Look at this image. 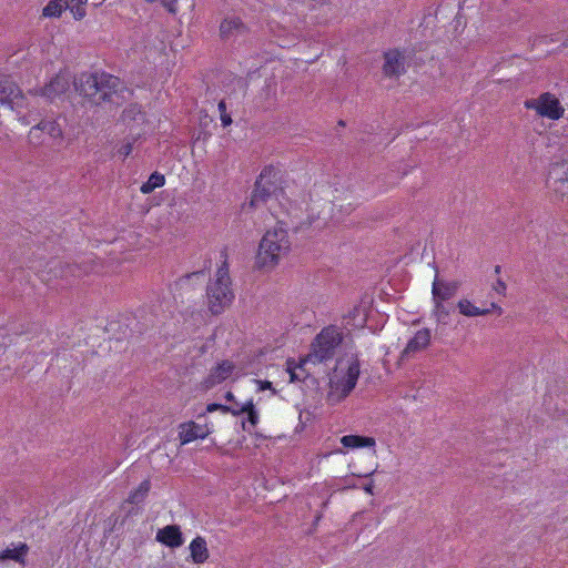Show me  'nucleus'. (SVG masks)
<instances>
[{"mask_svg":"<svg viewBox=\"0 0 568 568\" xmlns=\"http://www.w3.org/2000/svg\"><path fill=\"white\" fill-rule=\"evenodd\" d=\"M74 87L80 95L95 105L105 102L119 105L124 99L123 92H129L118 77L106 72L82 73L75 79Z\"/></svg>","mask_w":568,"mask_h":568,"instance_id":"nucleus-1","label":"nucleus"},{"mask_svg":"<svg viewBox=\"0 0 568 568\" xmlns=\"http://www.w3.org/2000/svg\"><path fill=\"white\" fill-rule=\"evenodd\" d=\"M291 248L287 231L281 225L268 230L262 237L256 255V266L258 268L271 270L275 267L280 260L285 256Z\"/></svg>","mask_w":568,"mask_h":568,"instance_id":"nucleus-2","label":"nucleus"},{"mask_svg":"<svg viewBox=\"0 0 568 568\" xmlns=\"http://www.w3.org/2000/svg\"><path fill=\"white\" fill-rule=\"evenodd\" d=\"M226 257V255H224ZM207 307L213 315L222 314L233 300L232 281L226 258L217 268L215 276L206 286Z\"/></svg>","mask_w":568,"mask_h":568,"instance_id":"nucleus-3","label":"nucleus"},{"mask_svg":"<svg viewBox=\"0 0 568 568\" xmlns=\"http://www.w3.org/2000/svg\"><path fill=\"white\" fill-rule=\"evenodd\" d=\"M342 341L343 335L337 327H324L312 342L311 352L301 359L298 368L303 371L307 363L318 364L332 359Z\"/></svg>","mask_w":568,"mask_h":568,"instance_id":"nucleus-4","label":"nucleus"},{"mask_svg":"<svg viewBox=\"0 0 568 568\" xmlns=\"http://www.w3.org/2000/svg\"><path fill=\"white\" fill-rule=\"evenodd\" d=\"M275 176L276 171L273 166H266L263 169L257 181L255 182V187L250 202L252 207H257L261 203L266 202L270 196L275 193L277 185L276 182L272 180Z\"/></svg>","mask_w":568,"mask_h":568,"instance_id":"nucleus-5","label":"nucleus"},{"mask_svg":"<svg viewBox=\"0 0 568 568\" xmlns=\"http://www.w3.org/2000/svg\"><path fill=\"white\" fill-rule=\"evenodd\" d=\"M527 109H534L539 115L558 120L564 115L565 109L559 100L550 92L540 94L537 99L526 101Z\"/></svg>","mask_w":568,"mask_h":568,"instance_id":"nucleus-6","label":"nucleus"},{"mask_svg":"<svg viewBox=\"0 0 568 568\" xmlns=\"http://www.w3.org/2000/svg\"><path fill=\"white\" fill-rule=\"evenodd\" d=\"M549 189L561 200H568V163H555L548 174Z\"/></svg>","mask_w":568,"mask_h":568,"instance_id":"nucleus-7","label":"nucleus"},{"mask_svg":"<svg viewBox=\"0 0 568 568\" xmlns=\"http://www.w3.org/2000/svg\"><path fill=\"white\" fill-rule=\"evenodd\" d=\"M26 98L20 88L9 78L0 77V104L9 105L12 110L26 106Z\"/></svg>","mask_w":568,"mask_h":568,"instance_id":"nucleus-8","label":"nucleus"},{"mask_svg":"<svg viewBox=\"0 0 568 568\" xmlns=\"http://www.w3.org/2000/svg\"><path fill=\"white\" fill-rule=\"evenodd\" d=\"M250 33V28L240 17L227 16L219 27V36L222 41H236L239 38H244Z\"/></svg>","mask_w":568,"mask_h":568,"instance_id":"nucleus-9","label":"nucleus"},{"mask_svg":"<svg viewBox=\"0 0 568 568\" xmlns=\"http://www.w3.org/2000/svg\"><path fill=\"white\" fill-rule=\"evenodd\" d=\"M383 74L389 79H398L407 71L405 54L398 49H390L383 54Z\"/></svg>","mask_w":568,"mask_h":568,"instance_id":"nucleus-10","label":"nucleus"},{"mask_svg":"<svg viewBox=\"0 0 568 568\" xmlns=\"http://www.w3.org/2000/svg\"><path fill=\"white\" fill-rule=\"evenodd\" d=\"M70 88V79L67 74H57L53 77L49 83H47L42 88H36L29 91L32 95H40L45 98L48 101H53L57 98L64 94Z\"/></svg>","mask_w":568,"mask_h":568,"instance_id":"nucleus-11","label":"nucleus"},{"mask_svg":"<svg viewBox=\"0 0 568 568\" xmlns=\"http://www.w3.org/2000/svg\"><path fill=\"white\" fill-rule=\"evenodd\" d=\"M430 338L432 334L429 328H422L417 331L402 351L399 356L400 361H406L413 357L416 353L426 349L430 344Z\"/></svg>","mask_w":568,"mask_h":568,"instance_id":"nucleus-12","label":"nucleus"},{"mask_svg":"<svg viewBox=\"0 0 568 568\" xmlns=\"http://www.w3.org/2000/svg\"><path fill=\"white\" fill-rule=\"evenodd\" d=\"M235 366L230 361H223L213 367L209 376L204 379L203 384L206 389L213 388L214 386L226 381L233 373Z\"/></svg>","mask_w":568,"mask_h":568,"instance_id":"nucleus-13","label":"nucleus"},{"mask_svg":"<svg viewBox=\"0 0 568 568\" xmlns=\"http://www.w3.org/2000/svg\"><path fill=\"white\" fill-rule=\"evenodd\" d=\"M459 290V282L452 281L446 282L438 278V275L435 276L432 286V295L433 301L445 302L454 297Z\"/></svg>","mask_w":568,"mask_h":568,"instance_id":"nucleus-14","label":"nucleus"},{"mask_svg":"<svg viewBox=\"0 0 568 568\" xmlns=\"http://www.w3.org/2000/svg\"><path fill=\"white\" fill-rule=\"evenodd\" d=\"M156 540L170 548H178L184 542L182 531L178 525H168L159 529Z\"/></svg>","mask_w":568,"mask_h":568,"instance_id":"nucleus-15","label":"nucleus"},{"mask_svg":"<svg viewBox=\"0 0 568 568\" xmlns=\"http://www.w3.org/2000/svg\"><path fill=\"white\" fill-rule=\"evenodd\" d=\"M210 434L206 426L189 422L180 425L179 438L182 445L189 444L197 438H205Z\"/></svg>","mask_w":568,"mask_h":568,"instance_id":"nucleus-16","label":"nucleus"},{"mask_svg":"<svg viewBox=\"0 0 568 568\" xmlns=\"http://www.w3.org/2000/svg\"><path fill=\"white\" fill-rule=\"evenodd\" d=\"M359 376V363L354 361L349 364L346 375L336 385L342 396L346 397L356 386Z\"/></svg>","mask_w":568,"mask_h":568,"instance_id":"nucleus-17","label":"nucleus"},{"mask_svg":"<svg viewBox=\"0 0 568 568\" xmlns=\"http://www.w3.org/2000/svg\"><path fill=\"white\" fill-rule=\"evenodd\" d=\"M191 559L194 564H204L209 559V549L206 540L197 536L190 544Z\"/></svg>","mask_w":568,"mask_h":568,"instance_id":"nucleus-18","label":"nucleus"},{"mask_svg":"<svg viewBox=\"0 0 568 568\" xmlns=\"http://www.w3.org/2000/svg\"><path fill=\"white\" fill-rule=\"evenodd\" d=\"M341 443L346 448L375 447V439L368 436L345 435L341 438Z\"/></svg>","mask_w":568,"mask_h":568,"instance_id":"nucleus-19","label":"nucleus"},{"mask_svg":"<svg viewBox=\"0 0 568 568\" xmlns=\"http://www.w3.org/2000/svg\"><path fill=\"white\" fill-rule=\"evenodd\" d=\"M29 547L24 542H19L13 549L7 548L0 552V560L11 559L20 564H24V556L28 554Z\"/></svg>","mask_w":568,"mask_h":568,"instance_id":"nucleus-20","label":"nucleus"},{"mask_svg":"<svg viewBox=\"0 0 568 568\" xmlns=\"http://www.w3.org/2000/svg\"><path fill=\"white\" fill-rule=\"evenodd\" d=\"M37 130L47 132L53 139H62L63 136L62 128L57 121L42 120L32 128L31 132Z\"/></svg>","mask_w":568,"mask_h":568,"instance_id":"nucleus-21","label":"nucleus"},{"mask_svg":"<svg viewBox=\"0 0 568 568\" xmlns=\"http://www.w3.org/2000/svg\"><path fill=\"white\" fill-rule=\"evenodd\" d=\"M151 489V483L150 480L145 479L143 480L139 487L132 491L129 497L126 498V501L133 505H139L144 501L146 498L149 491Z\"/></svg>","mask_w":568,"mask_h":568,"instance_id":"nucleus-22","label":"nucleus"},{"mask_svg":"<svg viewBox=\"0 0 568 568\" xmlns=\"http://www.w3.org/2000/svg\"><path fill=\"white\" fill-rule=\"evenodd\" d=\"M457 307L459 312L469 317L474 316H483L490 313V310H481L477 306H475L470 301L468 300H460L457 304Z\"/></svg>","mask_w":568,"mask_h":568,"instance_id":"nucleus-23","label":"nucleus"},{"mask_svg":"<svg viewBox=\"0 0 568 568\" xmlns=\"http://www.w3.org/2000/svg\"><path fill=\"white\" fill-rule=\"evenodd\" d=\"M164 183H165L164 175L159 172H153L150 175L149 180L141 185L140 191L143 194H149V193L153 192L156 187L163 186Z\"/></svg>","mask_w":568,"mask_h":568,"instance_id":"nucleus-24","label":"nucleus"},{"mask_svg":"<svg viewBox=\"0 0 568 568\" xmlns=\"http://www.w3.org/2000/svg\"><path fill=\"white\" fill-rule=\"evenodd\" d=\"M434 302V308L432 312V315L439 324H448L449 314L450 311L444 305V302L440 301H433Z\"/></svg>","mask_w":568,"mask_h":568,"instance_id":"nucleus-25","label":"nucleus"},{"mask_svg":"<svg viewBox=\"0 0 568 568\" xmlns=\"http://www.w3.org/2000/svg\"><path fill=\"white\" fill-rule=\"evenodd\" d=\"M65 10L64 4L62 3V0H51L48 2V4L42 10L43 17H60L61 13Z\"/></svg>","mask_w":568,"mask_h":568,"instance_id":"nucleus-26","label":"nucleus"},{"mask_svg":"<svg viewBox=\"0 0 568 568\" xmlns=\"http://www.w3.org/2000/svg\"><path fill=\"white\" fill-rule=\"evenodd\" d=\"M245 408H247L244 413L247 414V423L252 428H254L258 423V413L255 409L253 400L250 399L245 403Z\"/></svg>","mask_w":568,"mask_h":568,"instance_id":"nucleus-27","label":"nucleus"},{"mask_svg":"<svg viewBox=\"0 0 568 568\" xmlns=\"http://www.w3.org/2000/svg\"><path fill=\"white\" fill-rule=\"evenodd\" d=\"M204 277H205V271L201 270V271H196V272H192V273L183 275L182 277H180L178 283L183 287L184 285H187L192 280L203 281Z\"/></svg>","mask_w":568,"mask_h":568,"instance_id":"nucleus-28","label":"nucleus"},{"mask_svg":"<svg viewBox=\"0 0 568 568\" xmlns=\"http://www.w3.org/2000/svg\"><path fill=\"white\" fill-rule=\"evenodd\" d=\"M219 111H220V118L223 126H229L232 123L231 114L226 112V103L224 100H221L219 102Z\"/></svg>","mask_w":568,"mask_h":568,"instance_id":"nucleus-29","label":"nucleus"},{"mask_svg":"<svg viewBox=\"0 0 568 568\" xmlns=\"http://www.w3.org/2000/svg\"><path fill=\"white\" fill-rule=\"evenodd\" d=\"M54 264H59L60 265V272L58 275L64 277L67 276L68 274H71V275H78L77 274V271H78V266L77 265H62L61 262H58V261H54L53 262Z\"/></svg>","mask_w":568,"mask_h":568,"instance_id":"nucleus-30","label":"nucleus"},{"mask_svg":"<svg viewBox=\"0 0 568 568\" xmlns=\"http://www.w3.org/2000/svg\"><path fill=\"white\" fill-rule=\"evenodd\" d=\"M227 408H231V409L227 410L226 413H230V414H232L234 416L242 415L247 409V408H245V403L244 404H240L236 400L233 402L231 406H227Z\"/></svg>","mask_w":568,"mask_h":568,"instance_id":"nucleus-31","label":"nucleus"},{"mask_svg":"<svg viewBox=\"0 0 568 568\" xmlns=\"http://www.w3.org/2000/svg\"><path fill=\"white\" fill-rule=\"evenodd\" d=\"M132 151H133V141H128L119 148L118 153H119V155L123 156V159H125L132 153Z\"/></svg>","mask_w":568,"mask_h":568,"instance_id":"nucleus-32","label":"nucleus"},{"mask_svg":"<svg viewBox=\"0 0 568 568\" xmlns=\"http://www.w3.org/2000/svg\"><path fill=\"white\" fill-rule=\"evenodd\" d=\"M231 408H227L226 405H223V404H216V403H212V404H209L206 406V412L207 413H212V412H215V410H221L222 413H226L227 410H230Z\"/></svg>","mask_w":568,"mask_h":568,"instance_id":"nucleus-33","label":"nucleus"},{"mask_svg":"<svg viewBox=\"0 0 568 568\" xmlns=\"http://www.w3.org/2000/svg\"><path fill=\"white\" fill-rule=\"evenodd\" d=\"M506 290H507L506 283L503 280L498 278L496 281V284L494 285V291L497 294H499L501 296H505L506 295Z\"/></svg>","mask_w":568,"mask_h":568,"instance_id":"nucleus-34","label":"nucleus"},{"mask_svg":"<svg viewBox=\"0 0 568 568\" xmlns=\"http://www.w3.org/2000/svg\"><path fill=\"white\" fill-rule=\"evenodd\" d=\"M73 12V17L77 20H81L85 16V9L83 4H75L73 9H70Z\"/></svg>","mask_w":568,"mask_h":568,"instance_id":"nucleus-35","label":"nucleus"},{"mask_svg":"<svg viewBox=\"0 0 568 568\" xmlns=\"http://www.w3.org/2000/svg\"><path fill=\"white\" fill-rule=\"evenodd\" d=\"M162 4L164 8L168 9L169 12H171V13L176 12L178 0H162Z\"/></svg>","mask_w":568,"mask_h":568,"instance_id":"nucleus-36","label":"nucleus"},{"mask_svg":"<svg viewBox=\"0 0 568 568\" xmlns=\"http://www.w3.org/2000/svg\"><path fill=\"white\" fill-rule=\"evenodd\" d=\"M88 0H62L65 9H73L75 4H85Z\"/></svg>","mask_w":568,"mask_h":568,"instance_id":"nucleus-37","label":"nucleus"},{"mask_svg":"<svg viewBox=\"0 0 568 568\" xmlns=\"http://www.w3.org/2000/svg\"><path fill=\"white\" fill-rule=\"evenodd\" d=\"M254 382L258 385V390L273 389L272 388V383L268 382V381L255 379Z\"/></svg>","mask_w":568,"mask_h":568,"instance_id":"nucleus-38","label":"nucleus"},{"mask_svg":"<svg viewBox=\"0 0 568 568\" xmlns=\"http://www.w3.org/2000/svg\"><path fill=\"white\" fill-rule=\"evenodd\" d=\"M288 364V372H290V375H291V381L294 382V381H302L304 379V376H302L300 373H296L295 369L291 368L290 366V362H287Z\"/></svg>","mask_w":568,"mask_h":568,"instance_id":"nucleus-39","label":"nucleus"},{"mask_svg":"<svg viewBox=\"0 0 568 568\" xmlns=\"http://www.w3.org/2000/svg\"><path fill=\"white\" fill-rule=\"evenodd\" d=\"M363 489H364L367 494H369V495H374V490H373V489H374V485H373V481H369V483L365 484V485L363 486Z\"/></svg>","mask_w":568,"mask_h":568,"instance_id":"nucleus-40","label":"nucleus"},{"mask_svg":"<svg viewBox=\"0 0 568 568\" xmlns=\"http://www.w3.org/2000/svg\"><path fill=\"white\" fill-rule=\"evenodd\" d=\"M489 310H490V312L497 311L498 315L503 314V308L499 305H497L496 303H491Z\"/></svg>","mask_w":568,"mask_h":568,"instance_id":"nucleus-41","label":"nucleus"},{"mask_svg":"<svg viewBox=\"0 0 568 568\" xmlns=\"http://www.w3.org/2000/svg\"><path fill=\"white\" fill-rule=\"evenodd\" d=\"M224 397L230 403L235 402V397H234V394L232 392H227Z\"/></svg>","mask_w":568,"mask_h":568,"instance_id":"nucleus-42","label":"nucleus"},{"mask_svg":"<svg viewBox=\"0 0 568 568\" xmlns=\"http://www.w3.org/2000/svg\"><path fill=\"white\" fill-rule=\"evenodd\" d=\"M500 270H501V267H500L499 265H496V266H495V273H496V274H499V273H500Z\"/></svg>","mask_w":568,"mask_h":568,"instance_id":"nucleus-43","label":"nucleus"},{"mask_svg":"<svg viewBox=\"0 0 568 568\" xmlns=\"http://www.w3.org/2000/svg\"><path fill=\"white\" fill-rule=\"evenodd\" d=\"M373 474H374V471L368 473L367 475H365V477H369V476H372Z\"/></svg>","mask_w":568,"mask_h":568,"instance_id":"nucleus-44","label":"nucleus"}]
</instances>
